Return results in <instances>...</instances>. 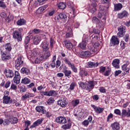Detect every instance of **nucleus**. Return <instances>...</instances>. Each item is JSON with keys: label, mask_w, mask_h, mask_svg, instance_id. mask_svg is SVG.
I'll return each mask as SVG.
<instances>
[{"label": "nucleus", "mask_w": 130, "mask_h": 130, "mask_svg": "<svg viewBox=\"0 0 130 130\" xmlns=\"http://www.w3.org/2000/svg\"><path fill=\"white\" fill-rule=\"evenodd\" d=\"M55 101V100H54V98H50L47 101V103L48 105H51V104H53V103H54Z\"/></svg>", "instance_id": "603ef678"}, {"label": "nucleus", "mask_w": 130, "mask_h": 130, "mask_svg": "<svg viewBox=\"0 0 130 130\" xmlns=\"http://www.w3.org/2000/svg\"><path fill=\"white\" fill-rule=\"evenodd\" d=\"M79 55L83 58H86L90 56L91 52L89 51H81L79 52Z\"/></svg>", "instance_id": "412c9836"}, {"label": "nucleus", "mask_w": 130, "mask_h": 130, "mask_svg": "<svg viewBox=\"0 0 130 130\" xmlns=\"http://www.w3.org/2000/svg\"><path fill=\"white\" fill-rule=\"evenodd\" d=\"M91 107H92L94 109L95 113H97L98 114H100V113H102L103 111H104V108L97 107L95 106V105H91Z\"/></svg>", "instance_id": "4468645a"}, {"label": "nucleus", "mask_w": 130, "mask_h": 130, "mask_svg": "<svg viewBox=\"0 0 130 130\" xmlns=\"http://www.w3.org/2000/svg\"><path fill=\"white\" fill-rule=\"evenodd\" d=\"M97 7V3H92L91 4V5L89 6V7L88 8V11L91 14H94L96 11H97V8H96Z\"/></svg>", "instance_id": "2eb2a0df"}, {"label": "nucleus", "mask_w": 130, "mask_h": 130, "mask_svg": "<svg viewBox=\"0 0 130 130\" xmlns=\"http://www.w3.org/2000/svg\"><path fill=\"white\" fill-rule=\"evenodd\" d=\"M71 104L73 107H76L77 105H79V104H80V100L77 99L75 100H73L71 102Z\"/></svg>", "instance_id": "79ce46f5"}, {"label": "nucleus", "mask_w": 130, "mask_h": 130, "mask_svg": "<svg viewBox=\"0 0 130 130\" xmlns=\"http://www.w3.org/2000/svg\"><path fill=\"white\" fill-rule=\"evenodd\" d=\"M63 74H64L65 77H67L69 79L71 78L72 76V71L71 70H67V66H64V68H63V70L62 71Z\"/></svg>", "instance_id": "4be33fe9"}, {"label": "nucleus", "mask_w": 130, "mask_h": 130, "mask_svg": "<svg viewBox=\"0 0 130 130\" xmlns=\"http://www.w3.org/2000/svg\"><path fill=\"white\" fill-rule=\"evenodd\" d=\"M79 75L82 77H87L88 76V72L85 70H81L79 72Z\"/></svg>", "instance_id": "4c0bfd02"}, {"label": "nucleus", "mask_w": 130, "mask_h": 130, "mask_svg": "<svg viewBox=\"0 0 130 130\" xmlns=\"http://www.w3.org/2000/svg\"><path fill=\"white\" fill-rule=\"evenodd\" d=\"M43 120H44V118H43L38 119L37 121H35L30 126V128L32 129L37 127V126H39V125H40V124L43 122Z\"/></svg>", "instance_id": "f8f14e48"}, {"label": "nucleus", "mask_w": 130, "mask_h": 130, "mask_svg": "<svg viewBox=\"0 0 130 130\" xmlns=\"http://www.w3.org/2000/svg\"><path fill=\"white\" fill-rule=\"evenodd\" d=\"M0 8H2V9H7V5H6V3L4 2V1L0 0Z\"/></svg>", "instance_id": "6e6d98bb"}, {"label": "nucleus", "mask_w": 130, "mask_h": 130, "mask_svg": "<svg viewBox=\"0 0 130 130\" xmlns=\"http://www.w3.org/2000/svg\"><path fill=\"white\" fill-rule=\"evenodd\" d=\"M15 69L19 71L21 69V67H23L24 66V59L23 58V56H18L15 61Z\"/></svg>", "instance_id": "f03ea898"}, {"label": "nucleus", "mask_w": 130, "mask_h": 130, "mask_svg": "<svg viewBox=\"0 0 130 130\" xmlns=\"http://www.w3.org/2000/svg\"><path fill=\"white\" fill-rule=\"evenodd\" d=\"M10 85H11V82L10 81H8L6 82L3 80L2 82L1 83L0 86L1 87H5L6 89H8L9 87H10Z\"/></svg>", "instance_id": "2f4dec72"}, {"label": "nucleus", "mask_w": 130, "mask_h": 130, "mask_svg": "<svg viewBox=\"0 0 130 130\" xmlns=\"http://www.w3.org/2000/svg\"><path fill=\"white\" fill-rule=\"evenodd\" d=\"M56 91L55 90H50L48 92V96H56Z\"/></svg>", "instance_id": "09e8293b"}, {"label": "nucleus", "mask_w": 130, "mask_h": 130, "mask_svg": "<svg viewBox=\"0 0 130 130\" xmlns=\"http://www.w3.org/2000/svg\"><path fill=\"white\" fill-rule=\"evenodd\" d=\"M113 120V114L110 113L107 117V122H111Z\"/></svg>", "instance_id": "a19ab883"}, {"label": "nucleus", "mask_w": 130, "mask_h": 130, "mask_svg": "<svg viewBox=\"0 0 130 130\" xmlns=\"http://www.w3.org/2000/svg\"><path fill=\"white\" fill-rule=\"evenodd\" d=\"M88 40L89 39L88 38H83L81 43L79 44V47H80L81 49H85V48H86L87 43L89 42Z\"/></svg>", "instance_id": "dca6fc26"}, {"label": "nucleus", "mask_w": 130, "mask_h": 130, "mask_svg": "<svg viewBox=\"0 0 130 130\" xmlns=\"http://www.w3.org/2000/svg\"><path fill=\"white\" fill-rule=\"evenodd\" d=\"M55 42L54 40L51 38L50 40V46L51 48H53V44H54Z\"/></svg>", "instance_id": "69168bd1"}, {"label": "nucleus", "mask_w": 130, "mask_h": 130, "mask_svg": "<svg viewBox=\"0 0 130 130\" xmlns=\"http://www.w3.org/2000/svg\"><path fill=\"white\" fill-rule=\"evenodd\" d=\"M111 0H101V3L103 5H109Z\"/></svg>", "instance_id": "0e129e2a"}, {"label": "nucleus", "mask_w": 130, "mask_h": 130, "mask_svg": "<svg viewBox=\"0 0 130 130\" xmlns=\"http://www.w3.org/2000/svg\"><path fill=\"white\" fill-rule=\"evenodd\" d=\"M4 47L6 50H7L9 52L12 51V44L10 43H6L4 45Z\"/></svg>", "instance_id": "e433bc0d"}, {"label": "nucleus", "mask_w": 130, "mask_h": 130, "mask_svg": "<svg viewBox=\"0 0 130 130\" xmlns=\"http://www.w3.org/2000/svg\"><path fill=\"white\" fill-rule=\"evenodd\" d=\"M3 103L4 104H9V103H12V101L11 100V97L9 96V92L6 91V93H5L4 96H3Z\"/></svg>", "instance_id": "9d476101"}, {"label": "nucleus", "mask_w": 130, "mask_h": 130, "mask_svg": "<svg viewBox=\"0 0 130 130\" xmlns=\"http://www.w3.org/2000/svg\"><path fill=\"white\" fill-rule=\"evenodd\" d=\"M121 118H125V117H130V109L126 110L124 109L122 110V115L121 116Z\"/></svg>", "instance_id": "6ab92c4d"}, {"label": "nucleus", "mask_w": 130, "mask_h": 130, "mask_svg": "<svg viewBox=\"0 0 130 130\" xmlns=\"http://www.w3.org/2000/svg\"><path fill=\"white\" fill-rule=\"evenodd\" d=\"M92 23L93 24H96V27H99V28L102 27V21H100L95 16L92 18Z\"/></svg>", "instance_id": "f3484780"}, {"label": "nucleus", "mask_w": 130, "mask_h": 130, "mask_svg": "<svg viewBox=\"0 0 130 130\" xmlns=\"http://www.w3.org/2000/svg\"><path fill=\"white\" fill-rule=\"evenodd\" d=\"M78 85L79 86V88H81V89L87 90V83H84L82 81H80L78 82Z\"/></svg>", "instance_id": "72a5a7b5"}, {"label": "nucleus", "mask_w": 130, "mask_h": 130, "mask_svg": "<svg viewBox=\"0 0 130 130\" xmlns=\"http://www.w3.org/2000/svg\"><path fill=\"white\" fill-rule=\"evenodd\" d=\"M55 121L59 124H64L67 123V118L64 117L59 116L56 118Z\"/></svg>", "instance_id": "ddd939ff"}, {"label": "nucleus", "mask_w": 130, "mask_h": 130, "mask_svg": "<svg viewBox=\"0 0 130 130\" xmlns=\"http://www.w3.org/2000/svg\"><path fill=\"white\" fill-rule=\"evenodd\" d=\"M95 87V82L94 81H88L86 86V91H91V90H93Z\"/></svg>", "instance_id": "9b49d317"}, {"label": "nucleus", "mask_w": 130, "mask_h": 130, "mask_svg": "<svg viewBox=\"0 0 130 130\" xmlns=\"http://www.w3.org/2000/svg\"><path fill=\"white\" fill-rule=\"evenodd\" d=\"M41 46L42 47L43 51H48L49 48H48V44L47 43V42H43Z\"/></svg>", "instance_id": "c756f323"}, {"label": "nucleus", "mask_w": 130, "mask_h": 130, "mask_svg": "<svg viewBox=\"0 0 130 130\" xmlns=\"http://www.w3.org/2000/svg\"><path fill=\"white\" fill-rule=\"evenodd\" d=\"M57 6L60 10H64L67 8V4L63 2H60L57 4Z\"/></svg>", "instance_id": "473e14b6"}, {"label": "nucleus", "mask_w": 130, "mask_h": 130, "mask_svg": "<svg viewBox=\"0 0 130 130\" xmlns=\"http://www.w3.org/2000/svg\"><path fill=\"white\" fill-rule=\"evenodd\" d=\"M123 39L125 42H128V41L129 40V35L128 34H126L123 37Z\"/></svg>", "instance_id": "bf43d9fd"}, {"label": "nucleus", "mask_w": 130, "mask_h": 130, "mask_svg": "<svg viewBox=\"0 0 130 130\" xmlns=\"http://www.w3.org/2000/svg\"><path fill=\"white\" fill-rule=\"evenodd\" d=\"M111 46H115V45H118L119 44V39L116 36H113L110 40Z\"/></svg>", "instance_id": "6e6552de"}, {"label": "nucleus", "mask_w": 130, "mask_h": 130, "mask_svg": "<svg viewBox=\"0 0 130 130\" xmlns=\"http://www.w3.org/2000/svg\"><path fill=\"white\" fill-rule=\"evenodd\" d=\"M51 55L50 52L46 51L42 57H43V59H48V58L50 57Z\"/></svg>", "instance_id": "f704fd0d"}, {"label": "nucleus", "mask_w": 130, "mask_h": 130, "mask_svg": "<svg viewBox=\"0 0 130 130\" xmlns=\"http://www.w3.org/2000/svg\"><path fill=\"white\" fill-rule=\"evenodd\" d=\"M89 33H91V34H96L97 35H100V30L97 29V28H93V30L91 31H89Z\"/></svg>", "instance_id": "de8ad7c7"}, {"label": "nucleus", "mask_w": 130, "mask_h": 130, "mask_svg": "<svg viewBox=\"0 0 130 130\" xmlns=\"http://www.w3.org/2000/svg\"><path fill=\"white\" fill-rule=\"evenodd\" d=\"M99 46H100V44L99 43H95L94 44L93 47L94 48V51H97V50H99Z\"/></svg>", "instance_id": "13d9d810"}, {"label": "nucleus", "mask_w": 130, "mask_h": 130, "mask_svg": "<svg viewBox=\"0 0 130 130\" xmlns=\"http://www.w3.org/2000/svg\"><path fill=\"white\" fill-rule=\"evenodd\" d=\"M26 24V20L23 18H20L17 21V25L18 26H23Z\"/></svg>", "instance_id": "c9c22d12"}, {"label": "nucleus", "mask_w": 130, "mask_h": 130, "mask_svg": "<svg viewBox=\"0 0 130 130\" xmlns=\"http://www.w3.org/2000/svg\"><path fill=\"white\" fill-rule=\"evenodd\" d=\"M13 37L14 39H16L18 42L22 41V35L18 30H15L13 32Z\"/></svg>", "instance_id": "1a4fd4ad"}, {"label": "nucleus", "mask_w": 130, "mask_h": 130, "mask_svg": "<svg viewBox=\"0 0 130 130\" xmlns=\"http://www.w3.org/2000/svg\"><path fill=\"white\" fill-rule=\"evenodd\" d=\"M129 15L128 12L125 10H123L121 13L117 14L118 18L119 19H123V18H126Z\"/></svg>", "instance_id": "aec40b11"}, {"label": "nucleus", "mask_w": 130, "mask_h": 130, "mask_svg": "<svg viewBox=\"0 0 130 130\" xmlns=\"http://www.w3.org/2000/svg\"><path fill=\"white\" fill-rule=\"evenodd\" d=\"M36 110L37 112H41L43 114H45L46 113V110H45V108L42 106H38L36 107Z\"/></svg>", "instance_id": "b1692460"}, {"label": "nucleus", "mask_w": 130, "mask_h": 130, "mask_svg": "<svg viewBox=\"0 0 130 130\" xmlns=\"http://www.w3.org/2000/svg\"><path fill=\"white\" fill-rule=\"evenodd\" d=\"M64 43L67 49H72V48H73V44L72 43V42H71V41L66 40L64 41Z\"/></svg>", "instance_id": "7c9ffc66"}, {"label": "nucleus", "mask_w": 130, "mask_h": 130, "mask_svg": "<svg viewBox=\"0 0 130 130\" xmlns=\"http://www.w3.org/2000/svg\"><path fill=\"white\" fill-rule=\"evenodd\" d=\"M31 82V80L27 77H25L24 78L21 80L22 84H25V85L27 84H30Z\"/></svg>", "instance_id": "58836bf2"}, {"label": "nucleus", "mask_w": 130, "mask_h": 130, "mask_svg": "<svg viewBox=\"0 0 130 130\" xmlns=\"http://www.w3.org/2000/svg\"><path fill=\"white\" fill-rule=\"evenodd\" d=\"M122 4L121 3H117V4H114V10L115 11V12H118L119 11H121V9L123 8Z\"/></svg>", "instance_id": "393cba45"}, {"label": "nucleus", "mask_w": 130, "mask_h": 130, "mask_svg": "<svg viewBox=\"0 0 130 130\" xmlns=\"http://www.w3.org/2000/svg\"><path fill=\"white\" fill-rule=\"evenodd\" d=\"M43 57L41 56L37 58L35 61V63H40L42 61H43Z\"/></svg>", "instance_id": "5fc2aeb1"}, {"label": "nucleus", "mask_w": 130, "mask_h": 130, "mask_svg": "<svg viewBox=\"0 0 130 130\" xmlns=\"http://www.w3.org/2000/svg\"><path fill=\"white\" fill-rule=\"evenodd\" d=\"M10 120L12 124H15L18 123V120L17 117H12L11 118H10Z\"/></svg>", "instance_id": "c03bdc74"}, {"label": "nucleus", "mask_w": 130, "mask_h": 130, "mask_svg": "<svg viewBox=\"0 0 130 130\" xmlns=\"http://www.w3.org/2000/svg\"><path fill=\"white\" fill-rule=\"evenodd\" d=\"M101 8H103L102 6H100V11L99 12L98 14V17L100 19H101L102 18V16H103V11L104 10V8L101 9Z\"/></svg>", "instance_id": "ea45409f"}, {"label": "nucleus", "mask_w": 130, "mask_h": 130, "mask_svg": "<svg viewBox=\"0 0 130 130\" xmlns=\"http://www.w3.org/2000/svg\"><path fill=\"white\" fill-rule=\"evenodd\" d=\"M125 26L123 25H121L118 27V32L117 33V37H118V38H121V37H123V36L125 35Z\"/></svg>", "instance_id": "20e7f679"}, {"label": "nucleus", "mask_w": 130, "mask_h": 130, "mask_svg": "<svg viewBox=\"0 0 130 130\" xmlns=\"http://www.w3.org/2000/svg\"><path fill=\"white\" fill-rule=\"evenodd\" d=\"M3 124L5 126H7L10 124V120H9V119H5L4 120H3Z\"/></svg>", "instance_id": "052dcab7"}, {"label": "nucleus", "mask_w": 130, "mask_h": 130, "mask_svg": "<svg viewBox=\"0 0 130 130\" xmlns=\"http://www.w3.org/2000/svg\"><path fill=\"white\" fill-rule=\"evenodd\" d=\"M56 23H66L68 21V16L64 13H61L54 18Z\"/></svg>", "instance_id": "f257e3e1"}, {"label": "nucleus", "mask_w": 130, "mask_h": 130, "mask_svg": "<svg viewBox=\"0 0 130 130\" xmlns=\"http://www.w3.org/2000/svg\"><path fill=\"white\" fill-rule=\"evenodd\" d=\"M1 58L3 61H7L11 59V53L10 52H2Z\"/></svg>", "instance_id": "423d86ee"}, {"label": "nucleus", "mask_w": 130, "mask_h": 130, "mask_svg": "<svg viewBox=\"0 0 130 130\" xmlns=\"http://www.w3.org/2000/svg\"><path fill=\"white\" fill-rule=\"evenodd\" d=\"M114 113H115V114H117V115H119V116L121 117L122 113L120 111V110L118 109H116L114 110Z\"/></svg>", "instance_id": "4d7b16f0"}, {"label": "nucleus", "mask_w": 130, "mask_h": 130, "mask_svg": "<svg viewBox=\"0 0 130 130\" xmlns=\"http://www.w3.org/2000/svg\"><path fill=\"white\" fill-rule=\"evenodd\" d=\"M69 104V101L67 98H63L61 100L57 101L58 105H59L62 108H66Z\"/></svg>", "instance_id": "39448f33"}, {"label": "nucleus", "mask_w": 130, "mask_h": 130, "mask_svg": "<svg viewBox=\"0 0 130 130\" xmlns=\"http://www.w3.org/2000/svg\"><path fill=\"white\" fill-rule=\"evenodd\" d=\"M65 64H68V67H70L73 63H72L71 62V61H70V59H69V58H68L67 57H65L63 59Z\"/></svg>", "instance_id": "3c124183"}, {"label": "nucleus", "mask_w": 130, "mask_h": 130, "mask_svg": "<svg viewBox=\"0 0 130 130\" xmlns=\"http://www.w3.org/2000/svg\"><path fill=\"white\" fill-rule=\"evenodd\" d=\"M30 42V37L27 36L25 37L24 40L25 48H28V44Z\"/></svg>", "instance_id": "49530a36"}, {"label": "nucleus", "mask_w": 130, "mask_h": 130, "mask_svg": "<svg viewBox=\"0 0 130 130\" xmlns=\"http://www.w3.org/2000/svg\"><path fill=\"white\" fill-rule=\"evenodd\" d=\"M99 66V63L98 62H92L89 61L87 62V67L88 68H97Z\"/></svg>", "instance_id": "cd10ccee"}, {"label": "nucleus", "mask_w": 130, "mask_h": 130, "mask_svg": "<svg viewBox=\"0 0 130 130\" xmlns=\"http://www.w3.org/2000/svg\"><path fill=\"white\" fill-rule=\"evenodd\" d=\"M119 63H120V60L119 59H115L113 60L112 64L115 69H119Z\"/></svg>", "instance_id": "5701e85b"}, {"label": "nucleus", "mask_w": 130, "mask_h": 130, "mask_svg": "<svg viewBox=\"0 0 130 130\" xmlns=\"http://www.w3.org/2000/svg\"><path fill=\"white\" fill-rule=\"evenodd\" d=\"M4 74L5 75L6 78H13L14 77V72L13 70L9 69L6 68L4 71Z\"/></svg>", "instance_id": "0eeeda50"}, {"label": "nucleus", "mask_w": 130, "mask_h": 130, "mask_svg": "<svg viewBox=\"0 0 130 130\" xmlns=\"http://www.w3.org/2000/svg\"><path fill=\"white\" fill-rule=\"evenodd\" d=\"M39 93H40V94H41V95H42V96H48V92H47V91H44L41 90V91H40Z\"/></svg>", "instance_id": "e2e57ef3"}, {"label": "nucleus", "mask_w": 130, "mask_h": 130, "mask_svg": "<svg viewBox=\"0 0 130 130\" xmlns=\"http://www.w3.org/2000/svg\"><path fill=\"white\" fill-rule=\"evenodd\" d=\"M68 124H65L61 126V128H63V129H70V128L72 127V123H71V119H68Z\"/></svg>", "instance_id": "c85d7f7f"}, {"label": "nucleus", "mask_w": 130, "mask_h": 130, "mask_svg": "<svg viewBox=\"0 0 130 130\" xmlns=\"http://www.w3.org/2000/svg\"><path fill=\"white\" fill-rule=\"evenodd\" d=\"M32 97H34L33 93L26 92L25 94L22 96L21 100L22 101H26L27 99H30V98H32Z\"/></svg>", "instance_id": "a211bd4d"}, {"label": "nucleus", "mask_w": 130, "mask_h": 130, "mask_svg": "<svg viewBox=\"0 0 130 130\" xmlns=\"http://www.w3.org/2000/svg\"><path fill=\"white\" fill-rule=\"evenodd\" d=\"M69 68H71L72 71L76 74V73H78V69L77 67H76V65L74 63H72L71 66L69 67Z\"/></svg>", "instance_id": "37998d69"}, {"label": "nucleus", "mask_w": 130, "mask_h": 130, "mask_svg": "<svg viewBox=\"0 0 130 130\" xmlns=\"http://www.w3.org/2000/svg\"><path fill=\"white\" fill-rule=\"evenodd\" d=\"M126 43L124 41H121L120 42V46L122 49H124L125 48V46L126 45Z\"/></svg>", "instance_id": "774afa93"}, {"label": "nucleus", "mask_w": 130, "mask_h": 130, "mask_svg": "<svg viewBox=\"0 0 130 130\" xmlns=\"http://www.w3.org/2000/svg\"><path fill=\"white\" fill-rule=\"evenodd\" d=\"M77 86V83L76 82H72L70 84V88L68 89V91L71 92V91H73V90H75V87Z\"/></svg>", "instance_id": "a18cd8bd"}, {"label": "nucleus", "mask_w": 130, "mask_h": 130, "mask_svg": "<svg viewBox=\"0 0 130 130\" xmlns=\"http://www.w3.org/2000/svg\"><path fill=\"white\" fill-rule=\"evenodd\" d=\"M21 80V77H14L13 82L15 84L19 85L20 84V81Z\"/></svg>", "instance_id": "864d4df0"}, {"label": "nucleus", "mask_w": 130, "mask_h": 130, "mask_svg": "<svg viewBox=\"0 0 130 130\" xmlns=\"http://www.w3.org/2000/svg\"><path fill=\"white\" fill-rule=\"evenodd\" d=\"M40 42V39L38 38V36H36L34 37V42L33 43L35 45H38V44H39V43Z\"/></svg>", "instance_id": "8fccbe9b"}, {"label": "nucleus", "mask_w": 130, "mask_h": 130, "mask_svg": "<svg viewBox=\"0 0 130 130\" xmlns=\"http://www.w3.org/2000/svg\"><path fill=\"white\" fill-rule=\"evenodd\" d=\"M20 72L21 74H23V75H30L31 74V71H30V69L29 68L23 67L22 68Z\"/></svg>", "instance_id": "a878e982"}, {"label": "nucleus", "mask_w": 130, "mask_h": 130, "mask_svg": "<svg viewBox=\"0 0 130 130\" xmlns=\"http://www.w3.org/2000/svg\"><path fill=\"white\" fill-rule=\"evenodd\" d=\"M24 124L25 127H29L31 125V121L30 120H27L24 121Z\"/></svg>", "instance_id": "680f3d73"}, {"label": "nucleus", "mask_w": 130, "mask_h": 130, "mask_svg": "<svg viewBox=\"0 0 130 130\" xmlns=\"http://www.w3.org/2000/svg\"><path fill=\"white\" fill-rule=\"evenodd\" d=\"M111 126L113 130H119L120 129V125L117 122L112 123Z\"/></svg>", "instance_id": "bb28decb"}, {"label": "nucleus", "mask_w": 130, "mask_h": 130, "mask_svg": "<svg viewBox=\"0 0 130 130\" xmlns=\"http://www.w3.org/2000/svg\"><path fill=\"white\" fill-rule=\"evenodd\" d=\"M129 64V61H126L125 63L121 66V70L123 72L121 73L122 77H124L125 75H128L129 74V68L127 67Z\"/></svg>", "instance_id": "7ed1b4c3"}, {"label": "nucleus", "mask_w": 130, "mask_h": 130, "mask_svg": "<svg viewBox=\"0 0 130 130\" xmlns=\"http://www.w3.org/2000/svg\"><path fill=\"white\" fill-rule=\"evenodd\" d=\"M89 121H88L87 120H84V121L82 122L81 124L82 125H84V126H88L89 125Z\"/></svg>", "instance_id": "338daca9"}]
</instances>
